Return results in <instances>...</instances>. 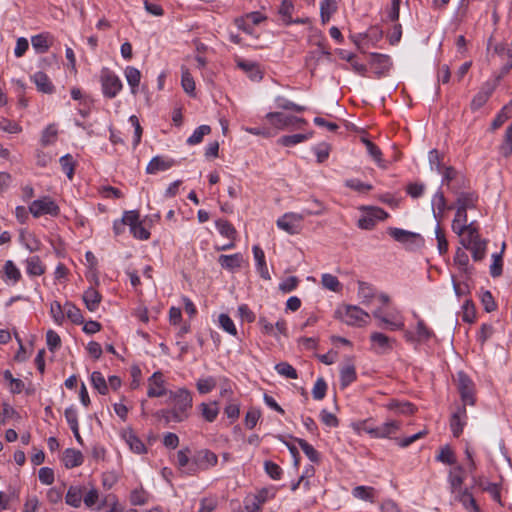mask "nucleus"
<instances>
[{"instance_id":"2","label":"nucleus","mask_w":512,"mask_h":512,"mask_svg":"<svg viewBox=\"0 0 512 512\" xmlns=\"http://www.w3.org/2000/svg\"><path fill=\"white\" fill-rule=\"evenodd\" d=\"M387 233L397 242L403 244L408 250H417L424 246V238L411 231L401 228L389 227Z\"/></svg>"},{"instance_id":"49","label":"nucleus","mask_w":512,"mask_h":512,"mask_svg":"<svg viewBox=\"0 0 512 512\" xmlns=\"http://www.w3.org/2000/svg\"><path fill=\"white\" fill-rule=\"evenodd\" d=\"M190 449L188 447L183 448L177 452V464L178 468L187 474V470L191 465L192 459L189 458Z\"/></svg>"},{"instance_id":"11","label":"nucleus","mask_w":512,"mask_h":512,"mask_svg":"<svg viewBox=\"0 0 512 512\" xmlns=\"http://www.w3.org/2000/svg\"><path fill=\"white\" fill-rule=\"evenodd\" d=\"M467 419V411L465 406H460L457 408V411L454 412L450 419V427L453 433V436L458 438L462 432L463 428L466 424Z\"/></svg>"},{"instance_id":"44","label":"nucleus","mask_w":512,"mask_h":512,"mask_svg":"<svg viewBox=\"0 0 512 512\" xmlns=\"http://www.w3.org/2000/svg\"><path fill=\"white\" fill-rule=\"evenodd\" d=\"M200 410L202 413V416L207 420L208 422H213L219 413L218 403L213 402L211 404L201 403L200 404Z\"/></svg>"},{"instance_id":"48","label":"nucleus","mask_w":512,"mask_h":512,"mask_svg":"<svg viewBox=\"0 0 512 512\" xmlns=\"http://www.w3.org/2000/svg\"><path fill=\"white\" fill-rule=\"evenodd\" d=\"M91 383L100 394L106 395L108 393V386L106 380L100 372L94 371L91 374Z\"/></svg>"},{"instance_id":"17","label":"nucleus","mask_w":512,"mask_h":512,"mask_svg":"<svg viewBox=\"0 0 512 512\" xmlns=\"http://www.w3.org/2000/svg\"><path fill=\"white\" fill-rule=\"evenodd\" d=\"M176 164L175 160L164 158L162 156L153 157L146 167L147 174H156L159 171L170 169Z\"/></svg>"},{"instance_id":"25","label":"nucleus","mask_w":512,"mask_h":512,"mask_svg":"<svg viewBox=\"0 0 512 512\" xmlns=\"http://www.w3.org/2000/svg\"><path fill=\"white\" fill-rule=\"evenodd\" d=\"M398 429L399 423L397 421H390L369 429L368 432L374 437H388L391 434H394Z\"/></svg>"},{"instance_id":"59","label":"nucleus","mask_w":512,"mask_h":512,"mask_svg":"<svg viewBox=\"0 0 512 512\" xmlns=\"http://www.w3.org/2000/svg\"><path fill=\"white\" fill-rule=\"evenodd\" d=\"M327 391V383L326 381L320 377L316 380L314 387L312 389V396L315 400H322Z\"/></svg>"},{"instance_id":"24","label":"nucleus","mask_w":512,"mask_h":512,"mask_svg":"<svg viewBox=\"0 0 512 512\" xmlns=\"http://www.w3.org/2000/svg\"><path fill=\"white\" fill-rule=\"evenodd\" d=\"M253 254L260 276L265 280H270L271 276L266 264L264 251L259 246L255 245L253 246Z\"/></svg>"},{"instance_id":"6","label":"nucleus","mask_w":512,"mask_h":512,"mask_svg":"<svg viewBox=\"0 0 512 512\" xmlns=\"http://www.w3.org/2000/svg\"><path fill=\"white\" fill-rule=\"evenodd\" d=\"M460 243L465 249L471 251L474 261H481L485 258L488 241L480 237L478 228L476 229L475 237L466 235L461 238Z\"/></svg>"},{"instance_id":"45","label":"nucleus","mask_w":512,"mask_h":512,"mask_svg":"<svg viewBox=\"0 0 512 512\" xmlns=\"http://www.w3.org/2000/svg\"><path fill=\"white\" fill-rule=\"evenodd\" d=\"M387 407L390 409V410H395L401 414H404V415H410V414H413L415 412V406L410 403V402H399V401H396V400H392L388 405Z\"/></svg>"},{"instance_id":"51","label":"nucleus","mask_w":512,"mask_h":512,"mask_svg":"<svg viewBox=\"0 0 512 512\" xmlns=\"http://www.w3.org/2000/svg\"><path fill=\"white\" fill-rule=\"evenodd\" d=\"M61 168L63 172L67 175V177L71 180L74 175L75 170V161L71 154H66L62 156L59 160Z\"/></svg>"},{"instance_id":"26","label":"nucleus","mask_w":512,"mask_h":512,"mask_svg":"<svg viewBox=\"0 0 512 512\" xmlns=\"http://www.w3.org/2000/svg\"><path fill=\"white\" fill-rule=\"evenodd\" d=\"M101 299V294L93 287L88 288L83 294V301L86 308L91 312H94L98 308Z\"/></svg>"},{"instance_id":"37","label":"nucleus","mask_w":512,"mask_h":512,"mask_svg":"<svg viewBox=\"0 0 512 512\" xmlns=\"http://www.w3.org/2000/svg\"><path fill=\"white\" fill-rule=\"evenodd\" d=\"M464 469L462 466H456L452 471L449 473V482L451 486L452 492H455L458 490L461 485L464 482V476H463Z\"/></svg>"},{"instance_id":"12","label":"nucleus","mask_w":512,"mask_h":512,"mask_svg":"<svg viewBox=\"0 0 512 512\" xmlns=\"http://www.w3.org/2000/svg\"><path fill=\"white\" fill-rule=\"evenodd\" d=\"M148 381H149V388L147 391L148 397L153 398V397H161L166 394L169 395V392H167V390L163 387L164 381L162 379L161 372H154Z\"/></svg>"},{"instance_id":"41","label":"nucleus","mask_w":512,"mask_h":512,"mask_svg":"<svg viewBox=\"0 0 512 512\" xmlns=\"http://www.w3.org/2000/svg\"><path fill=\"white\" fill-rule=\"evenodd\" d=\"M311 134L284 135L278 139V144L289 147L309 139Z\"/></svg>"},{"instance_id":"55","label":"nucleus","mask_w":512,"mask_h":512,"mask_svg":"<svg viewBox=\"0 0 512 512\" xmlns=\"http://www.w3.org/2000/svg\"><path fill=\"white\" fill-rule=\"evenodd\" d=\"M436 460L448 465H453L456 463L454 452L448 445L441 448L440 453L436 457Z\"/></svg>"},{"instance_id":"8","label":"nucleus","mask_w":512,"mask_h":512,"mask_svg":"<svg viewBox=\"0 0 512 512\" xmlns=\"http://www.w3.org/2000/svg\"><path fill=\"white\" fill-rule=\"evenodd\" d=\"M361 209L365 211V215L358 220V227L364 230L373 229L378 220H385L389 216V214L380 207L365 206Z\"/></svg>"},{"instance_id":"58","label":"nucleus","mask_w":512,"mask_h":512,"mask_svg":"<svg viewBox=\"0 0 512 512\" xmlns=\"http://www.w3.org/2000/svg\"><path fill=\"white\" fill-rule=\"evenodd\" d=\"M276 104H277L278 108H281L284 110H293L298 113L304 112L306 110V108L304 106L295 104L281 96L276 98Z\"/></svg>"},{"instance_id":"15","label":"nucleus","mask_w":512,"mask_h":512,"mask_svg":"<svg viewBox=\"0 0 512 512\" xmlns=\"http://www.w3.org/2000/svg\"><path fill=\"white\" fill-rule=\"evenodd\" d=\"M433 216L437 220L438 224L440 225V222L444 218V212L446 210L453 209V206H447L445 196L442 191H437L435 195L433 196Z\"/></svg>"},{"instance_id":"40","label":"nucleus","mask_w":512,"mask_h":512,"mask_svg":"<svg viewBox=\"0 0 512 512\" xmlns=\"http://www.w3.org/2000/svg\"><path fill=\"white\" fill-rule=\"evenodd\" d=\"M215 224L221 235L231 240H235L237 232L234 226L229 221L224 219H218L215 222Z\"/></svg>"},{"instance_id":"18","label":"nucleus","mask_w":512,"mask_h":512,"mask_svg":"<svg viewBox=\"0 0 512 512\" xmlns=\"http://www.w3.org/2000/svg\"><path fill=\"white\" fill-rule=\"evenodd\" d=\"M472 480L475 486H478L483 491L489 492L492 498L502 505L500 488L498 484L486 481L483 477L472 476Z\"/></svg>"},{"instance_id":"32","label":"nucleus","mask_w":512,"mask_h":512,"mask_svg":"<svg viewBox=\"0 0 512 512\" xmlns=\"http://www.w3.org/2000/svg\"><path fill=\"white\" fill-rule=\"evenodd\" d=\"M505 247H506V244L503 243L501 251L499 253H496V254L492 255L493 262H492V264L490 266V275L493 278H497V277L502 275V272H503V258H502V254L504 252Z\"/></svg>"},{"instance_id":"1","label":"nucleus","mask_w":512,"mask_h":512,"mask_svg":"<svg viewBox=\"0 0 512 512\" xmlns=\"http://www.w3.org/2000/svg\"><path fill=\"white\" fill-rule=\"evenodd\" d=\"M335 315L347 325L364 326L367 324L370 315L358 306L343 305L339 307Z\"/></svg>"},{"instance_id":"43","label":"nucleus","mask_w":512,"mask_h":512,"mask_svg":"<svg viewBox=\"0 0 512 512\" xmlns=\"http://www.w3.org/2000/svg\"><path fill=\"white\" fill-rule=\"evenodd\" d=\"M358 287V296L362 299V303L369 304L374 298V289L370 284L364 281H359Z\"/></svg>"},{"instance_id":"35","label":"nucleus","mask_w":512,"mask_h":512,"mask_svg":"<svg viewBox=\"0 0 512 512\" xmlns=\"http://www.w3.org/2000/svg\"><path fill=\"white\" fill-rule=\"evenodd\" d=\"M237 66L244 70L245 72L249 73V77L252 80H260L262 79L261 71L259 70V67L256 63L244 61V60H238Z\"/></svg>"},{"instance_id":"16","label":"nucleus","mask_w":512,"mask_h":512,"mask_svg":"<svg viewBox=\"0 0 512 512\" xmlns=\"http://www.w3.org/2000/svg\"><path fill=\"white\" fill-rule=\"evenodd\" d=\"M265 118L276 128L285 129L294 126V116L286 115L281 112H269Z\"/></svg>"},{"instance_id":"63","label":"nucleus","mask_w":512,"mask_h":512,"mask_svg":"<svg viewBox=\"0 0 512 512\" xmlns=\"http://www.w3.org/2000/svg\"><path fill=\"white\" fill-rule=\"evenodd\" d=\"M46 342L51 352L56 351L61 346V338L54 330H48L46 333Z\"/></svg>"},{"instance_id":"34","label":"nucleus","mask_w":512,"mask_h":512,"mask_svg":"<svg viewBox=\"0 0 512 512\" xmlns=\"http://www.w3.org/2000/svg\"><path fill=\"white\" fill-rule=\"evenodd\" d=\"M64 310L67 318L74 324L84 323V318L81 313V310L78 307H76L73 303L66 302L64 305Z\"/></svg>"},{"instance_id":"47","label":"nucleus","mask_w":512,"mask_h":512,"mask_svg":"<svg viewBox=\"0 0 512 512\" xmlns=\"http://www.w3.org/2000/svg\"><path fill=\"white\" fill-rule=\"evenodd\" d=\"M44 267L38 256L27 259V273L33 276H40L44 273Z\"/></svg>"},{"instance_id":"4","label":"nucleus","mask_w":512,"mask_h":512,"mask_svg":"<svg viewBox=\"0 0 512 512\" xmlns=\"http://www.w3.org/2000/svg\"><path fill=\"white\" fill-rule=\"evenodd\" d=\"M169 400L173 403L172 409L182 417V420L188 418V410L192 407V395L185 388L177 391H169Z\"/></svg>"},{"instance_id":"19","label":"nucleus","mask_w":512,"mask_h":512,"mask_svg":"<svg viewBox=\"0 0 512 512\" xmlns=\"http://www.w3.org/2000/svg\"><path fill=\"white\" fill-rule=\"evenodd\" d=\"M370 63L375 67V73L379 76L383 75L386 71H388L392 65L391 59L388 55L380 54V53H371L370 54Z\"/></svg>"},{"instance_id":"57","label":"nucleus","mask_w":512,"mask_h":512,"mask_svg":"<svg viewBox=\"0 0 512 512\" xmlns=\"http://www.w3.org/2000/svg\"><path fill=\"white\" fill-rule=\"evenodd\" d=\"M435 234L438 251L441 255H443L448 251V241L446 240L445 233L439 224L436 226Z\"/></svg>"},{"instance_id":"27","label":"nucleus","mask_w":512,"mask_h":512,"mask_svg":"<svg viewBox=\"0 0 512 512\" xmlns=\"http://www.w3.org/2000/svg\"><path fill=\"white\" fill-rule=\"evenodd\" d=\"M83 460V455L79 450L68 448L64 451L63 461L67 468L78 467Z\"/></svg>"},{"instance_id":"39","label":"nucleus","mask_w":512,"mask_h":512,"mask_svg":"<svg viewBox=\"0 0 512 512\" xmlns=\"http://www.w3.org/2000/svg\"><path fill=\"white\" fill-rule=\"evenodd\" d=\"M370 340L372 343H374L381 349V352H385L387 350L392 349L391 343L393 342V340L390 339L388 336H386L383 333H379V332L372 333L370 336Z\"/></svg>"},{"instance_id":"56","label":"nucleus","mask_w":512,"mask_h":512,"mask_svg":"<svg viewBox=\"0 0 512 512\" xmlns=\"http://www.w3.org/2000/svg\"><path fill=\"white\" fill-rule=\"evenodd\" d=\"M463 316L462 319L464 322L472 323L476 318V309L472 300H466L462 306Z\"/></svg>"},{"instance_id":"46","label":"nucleus","mask_w":512,"mask_h":512,"mask_svg":"<svg viewBox=\"0 0 512 512\" xmlns=\"http://www.w3.org/2000/svg\"><path fill=\"white\" fill-rule=\"evenodd\" d=\"M211 127L209 125H201L196 128L193 134L187 139L189 145H196L202 142L205 135L210 134Z\"/></svg>"},{"instance_id":"64","label":"nucleus","mask_w":512,"mask_h":512,"mask_svg":"<svg viewBox=\"0 0 512 512\" xmlns=\"http://www.w3.org/2000/svg\"><path fill=\"white\" fill-rule=\"evenodd\" d=\"M264 469L266 473L274 480H279L282 476V468L272 461H265Z\"/></svg>"},{"instance_id":"33","label":"nucleus","mask_w":512,"mask_h":512,"mask_svg":"<svg viewBox=\"0 0 512 512\" xmlns=\"http://www.w3.org/2000/svg\"><path fill=\"white\" fill-rule=\"evenodd\" d=\"M125 76H126L128 84L131 87V92L133 94H136L137 87L139 86L140 79H141L140 71L135 67L128 66L125 69Z\"/></svg>"},{"instance_id":"61","label":"nucleus","mask_w":512,"mask_h":512,"mask_svg":"<svg viewBox=\"0 0 512 512\" xmlns=\"http://www.w3.org/2000/svg\"><path fill=\"white\" fill-rule=\"evenodd\" d=\"M181 84L186 93L189 95H194L195 81L188 70L182 72Z\"/></svg>"},{"instance_id":"62","label":"nucleus","mask_w":512,"mask_h":512,"mask_svg":"<svg viewBox=\"0 0 512 512\" xmlns=\"http://www.w3.org/2000/svg\"><path fill=\"white\" fill-rule=\"evenodd\" d=\"M373 492H374V488L373 487L357 486V487H355L353 489L352 494L356 498H359V499H362V500L373 501L372 500Z\"/></svg>"},{"instance_id":"5","label":"nucleus","mask_w":512,"mask_h":512,"mask_svg":"<svg viewBox=\"0 0 512 512\" xmlns=\"http://www.w3.org/2000/svg\"><path fill=\"white\" fill-rule=\"evenodd\" d=\"M102 93L106 98L113 99L122 90L120 78L109 68H103L100 74Z\"/></svg>"},{"instance_id":"38","label":"nucleus","mask_w":512,"mask_h":512,"mask_svg":"<svg viewBox=\"0 0 512 512\" xmlns=\"http://www.w3.org/2000/svg\"><path fill=\"white\" fill-rule=\"evenodd\" d=\"M294 440L298 443V445L301 447V449L311 462L318 463L320 461L319 453L306 440L301 438H294Z\"/></svg>"},{"instance_id":"60","label":"nucleus","mask_w":512,"mask_h":512,"mask_svg":"<svg viewBox=\"0 0 512 512\" xmlns=\"http://www.w3.org/2000/svg\"><path fill=\"white\" fill-rule=\"evenodd\" d=\"M57 128L54 124H50L46 127V129L43 131L41 142L44 146H47L49 144H52L55 142L57 138Z\"/></svg>"},{"instance_id":"53","label":"nucleus","mask_w":512,"mask_h":512,"mask_svg":"<svg viewBox=\"0 0 512 512\" xmlns=\"http://www.w3.org/2000/svg\"><path fill=\"white\" fill-rule=\"evenodd\" d=\"M33 48L40 53H44L49 49L48 44V35L47 34H38L33 36L31 39Z\"/></svg>"},{"instance_id":"14","label":"nucleus","mask_w":512,"mask_h":512,"mask_svg":"<svg viewBox=\"0 0 512 512\" xmlns=\"http://www.w3.org/2000/svg\"><path fill=\"white\" fill-rule=\"evenodd\" d=\"M495 90V85L489 82H486L480 89V91L474 96L471 101V109L476 111L480 109L490 98L493 91Z\"/></svg>"},{"instance_id":"54","label":"nucleus","mask_w":512,"mask_h":512,"mask_svg":"<svg viewBox=\"0 0 512 512\" xmlns=\"http://www.w3.org/2000/svg\"><path fill=\"white\" fill-rule=\"evenodd\" d=\"M275 369L280 375L285 376L287 378H298L296 369L293 366H291L288 362H280L276 364Z\"/></svg>"},{"instance_id":"29","label":"nucleus","mask_w":512,"mask_h":512,"mask_svg":"<svg viewBox=\"0 0 512 512\" xmlns=\"http://www.w3.org/2000/svg\"><path fill=\"white\" fill-rule=\"evenodd\" d=\"M477 228L478 226L475 224V222L465 224L461 222H455V220L452 221L453 232L462 237H465L466 235L475 237Z\"/></svg>"},{"instance_id":"30","label":"nucleus","mask_w":512,"mask_h":512,"mask_svg":"<svg viewBox=\"0 0 512 512\" xmlns=\"http://www.w3.org/2000/svg\"><path fill=\"white\" fill-rule=\"evenodd\" d=\"M459 501L469 512H480V508L473 497V495L468 491V489H464L460 492L458 496Z\"/></svg>"},{"instance_id":"23","label":"nucleus","mask_w":512,"mask_h":512,"mask_svg":"<svg viewBox=\"0 0 512 512\" xmlns=\"http://www.w3.org/2000/svg\"><path fill=\"white\" fill-rule=\"evenodd\" d=\"M457 196L456 199V207L464 208V210H468L469 208H475L476 203L478 201V195L475 192H460L454 193Z\"/></svg>"},{"instance_id":"42","label":"nucleus","mask_w":512,"mask_h":512,"mask_svg":"<svg viewBox=\"0 0 512 512\" xmlns=\"http://www.w3.org/2000/svg\"><path fill=\"white\" fill-rule=\"evenodd\" d=\"M440 173L443 174V183L447 184L448 188L451 190L452 193H457L456 186L451 185V183L454 180H457V177H458L457 170L452 166H448V167L443 166L442 171Z\"/></svg>"},{"instance_id":"50","label":"nucleus","mask_w":512,"mask_h":512,"mask_svg":"<svg viewBox=\"0 0 512 512\" xmlns=\"http://www.w3.org/2000/svg\"><path fill=\"white\" fill-rule=\"evenodd\" d=\"M499 150L504 157H509L512 154V123L505 131L504 140Z\"/></svg>"},{"instance_id":"31","label":"nucleus","mask_w":512,"mask_h":512,"mask_svg":"<svg viewBox=\"0 0 512 512\" xmlns=\"http://www.w3.org/2000/svg\"><path fill=\"white\" fill-rule=\"evenodd\" d=\"M512 117V101L505 105L501 111L497 114L491 124V129L496 130L500 128L508 119Z\"/></svg>"},{"instance_id":"52","label":"nucleus","mask_w":512,"mask_h":512,"mask_svg":"<svg viewBox=\"0 0 512 512\" xmlns=\"http://www.w3.org/2000/svg\"><path fill=\"white\" fill-rule=\"evenodd\" d=\"M323 287L333 292H339L341 289V283L338 278L332 274H323L321 278Z\"/></svg>"},{"instance_id":"13","label":"nucleus","mask_w":512,"mask_h":512,"mask_svg":"<svg viewBox=\"0 0 512 512\" xmlns=\"http://www.w3.org/2000/svg\"><path fill=\"white\" fill-rule=\"evenodd\" d=\"M122 438L129 445L131 451L137 454L146 453L147 449L144 443L138 438L132 428H126L121 433Z\"/></svg>"},{"instance_id":"3","label":"nucleus","mask_w":512,"mask_h":512,"mask_svg":"<svg viewBox=\"0 0 512 512\" xmlns=\"http://www.w3.org/2000/svg\"><path fill=\"white\" fill-rule=\"evenodd\" d=\"M217 462L218 457L214 452L208 449H201L193 455L187 474L195 475L199 471H205L210 467L215 466Z\"/></svg>"},{"instance_id":"21","label":"nucleus","mask_w":512,"mask_h":512,"mask_svg":"<svg viewBox=\"0 0 512 512\" xmlns=\"http://www.w3.org/2000/svg\"><path fill=\"white\" fill-rule=\"evenodd\" d=\"M85 491L84 486H70L65 496L66 504L74 508L80 507Z\"/></svg>"},{"instance_id":"7","label":"nucleus","mask_w":512,"mask_h":512,"mask_svg":"<svg viewBox=\"0 0 512 512\" xmlns=\"http://www.w3.org/2000/svg\"><path fill=\"white\" fill-rule=\"evenodd\" d=\"M29 212L38 218L42 215H51L56 217L60 213V208L54 200L46 196L38 200H34L29 206Z\"/></svg>"},{"instance_id":"36","label":"nucleus","mask_w":512,"mask_h":512,"mask_svg":"<svg viewBox=\"0 0 512 512\" xmlns=\"http://www.w3.org/2000/svg\"><path fill=\"white\" fill-rule=\"evenodd\" d=\"M294 10V5L290 0H283L278 9V13L285 25H290L293 23L292 12Z\"/></svg>"},{"instance_id":"28","label":"nucleus","mask_w":512,"mask_h":512,"mask_svg":"<svg viewBox=\"0 0 512 512\" xmlns=\"http://www.w3.org/2000/svg\"><path fill=\"white\" fill-rule=\"evenodd\" d=\"M357 378L356 369L353 364L345 365L340 370V385L344 389Z\"/></svg>"},{"instance_id":"10","label":"nucleus","mask_w":512,"mask_h":512,"mask_svg":"<svg viewBox=\"0 0 512 512\" xmlns=\"http://www.w3.org/2000/svg\"><path fill=\"white\" fill-rule=\"evenodd\" d=\"M304 217V214L293 212L285 213L277 220L276 224L278 228L291 235L299 234L302 230V221L304 220Z\"/></svg>"},{"instance_id":"9","label":"nucleus","mask_w":512,"mask_h":512,"mask_svg":"<svg viewBox=\"0 0 512 512\" xmlns=\"http://www.w3.org/2000/svg\"><path fill=\"white\" fill-rule=\"evenodd\" d=\"M457 388L463 402L462 406L475 404V387L473 381L464 372L457 374Z\"/></svg>"},{"instance_id":"22","label":"nucleus","mask_w":512,"mask_h":512,"mask_svg":"<svg viewBox=\"0 0 512 512\" xmlns=\"http://www.w3.org/2000/svg\"><path fill=\"white\" fill-rule=\"evenodd\" d=\"M218 263L222 268L233 271L237 268H240L243 263V256L241 253H235L232 255H220L218 258Z\"/></svg>"},{"instance_id":"20","label":"nucleus","mask_w":512,"mask_h":512,"mask_svg":"<svg viewBox=\"0 0 512 512\" xmlns=\"http://www.w3.org/2000/svg\"><path fill=\"white\" fill-rule=\"evenodd\" d=\"M32 81L35 83L37 90L45 94H52L55 91V87L50 81L47 74L42 71L36 72L32 77Z\"/></svg>"}]
</instances>
